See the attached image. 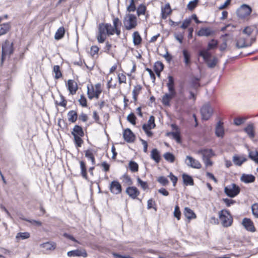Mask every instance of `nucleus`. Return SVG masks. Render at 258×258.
Listing matches in <instances>:
<instances>
[{"instance_id": "49530a36", "label": "nucleus", "mask_w": 258, "mask_h": 258, "mask_svg": "<svg viewBox=\"0 0 258 258\" xmlns=\"http://www.w3.org/2000/svg\"><path fill=\"white\" fill-rule=\"evenodd\" d=\"M129 168L133 172H136L138 170V165L134 161H131L129 163Z\"/></svg>"}, {"instance_id": "b1692460", "label": "nucleus", "mask_w": 258, "mask_h": 258, "mask_svg": "<svg viewBox=\"0 0 258 258\" xmlns=\"http://www.w3.org/2000/svg\"><path fill=\"white\" fill-rule=\"evenodd\" d=\"M247 159L243 156H238L235 155L233 157V162L236 165L241 166L242 164L245 162Z\"/></svg>"}, {"instance_id": "13d9d810", "label": "nucleus", "mask_w": 258, "mask_h": 258, "mask_svg": "<svg viewBox=\"0 0 258 258\" xmlns=\"http://www.w3.org/2000/svg\"><path fill=\"white\" fill-rule=\"evenodd\" d=\"M137 181L138 184L140 185L144 190L148 188V185L146 182L142 180L140 178H137Z\"/></svg>"}, {"instance_id": "0eeeda50", "label": "nucleus", "mask_w": 258, "mask_h": 258, "mask_svg": "<svg viewBox=\"0 0 258 258\" xmlns=\"http://www.w3.org/2000/svg\"><path fill=\"white\" fill-rule=\"evenodd\" d=\"M213 109L208 104H204L201 109V113L203 119L208 120L213 114Z\"/></svg>"}, {"instance_id": "4c0bfd02", "label": "nucleus", "mask_w": 258, "mask_h": 258, "mask_svg": "<svg viewBox=\"0 0 258 258\" xmlns=\"http://www.w3.org/2000/svg\"><path fill=\"white\" fill-rule=\"evenodd\" d=\"M30 234L28 232H19L17 233V234L16 236V239L19 240H24L26 239H28L30 237Z\"/></svg>"}, {"instance_id": "7c9ffc66", "label": "nucleus", "mask_w": 258, "mask_h": 258, "mask_svg": "<svg viewBox=\"0 0 258 258\" xmlns=\"http://www.w3.org/2000/svg\"><path fill=\"white\" fill-rule=\"evenodd\" d=\"M64 33L65 30L63 27L59 28L55 34L54 38L56 40L60 39L63 37Z\"/></svg>"}, {"instance_id": "e433bc0d", "label": "nucleus", "mask_w": 258, "mask_h": 258, "mask_svg": "<svg viewBox=\"0 0 258 258\" xmlns=\"http://www.w3.org/2000/svg\"><path fill=\"white\" fill-rule=\"evenodd\" d=\"M209 50L208 49H204L200 52V55L204 58L205 61L209 60L211 57V54L209 52Z\"/></svg>"}, {"instance_id": "72a5a7b5", "label": "nucleus", "mask_w": 258, "mask_h": 258, "mask_svg": "<svg viewBox=\"0 0 258 258\" xmlns=\"http://www.w3.org/2000/svg\"><path fill=\"white\" fill-rule=\"evenodd\" d=\"M182 53L184 57V62L186 66H188L190 63V54L189 52L186 50L184 49L182 51Z\"/></svg>"}, {"instance_id": "20e7f679", "label": "nucleus", "mask_w": 258, "mask_h": 258, "mask_svg": "<svg viewBox=\"0 0 258 258\" xmlns=\"http://www.w3.org/2000/svg\"><path fill=\"white\" fill-rule=\"evenodd\" d=\"M123 24L127 30L135 28L137 25V18L133 14H127L123 19Z\"/></svg>"}, {"instance_id": "c85d7f7f", "label": "nucleus", "mask_w": 258, "mask_h": 258, "mask_svg": "<svg viewBox=\"0 0 258 258\" xmlns=\"http://www.w3.org/2000/svg\"><path fill=\"white\" fill-rule=\"evenodd\" d=\"M184 215L188 219L196 218V214L193 211L187 207L184 208Z\"/></svg>"}, {"instance_id": "7ed1b4c3", "label": "nucleus", "mask_w": 258, "mask_h": 258, "mask_svg": "<svg viewBox=\"0 0 258 258\" xmlns=\"http://www.w3.org/2000/svg\"><path fill=\"white\" fill-rule=\"evenodd\" d=\"M219 217L221 224L224 227H229L232 223V218L226 210H221L219 213Z\"/></svg>"}, {"instance_id": "a18cd8bd", "label": "nucleus", "mask_w": 258, "mask_h": 258, "mask_svg": "<svg viewBox=\"0 0 258 258\" xmlns=\"http://www.w3.org/2000/svg\"><path fill=\"white\" fill-rule=\"evenodd\" d=\"M141 90V87L140 85H137L135 86L134 90H133V98L135 101L137 100V96L139 94L140 91Z\"/></svg>"}, {"instance_id": "e2e57ef3", "label": "nucleus", "mask_w": 258, "mask_h": 258, "mask_svg": "<svg viewBox=\"0 0 258 258\" xmlns=\"http://www.w3.org/2000/svg\"><path fill=\"white\" fill-rule=\"evenodd\" d=\"M158 181L163 185H165L168 183V179L164 176L159 177L158 178Z\"/></svg>"}, {"instance_id": "f257e3e1", "label": "nucleus", "mask_w": 258, "mask_h": 258, "mask_svg": "<svg viewBox=\"0 0 258 258\" xmlns=\"http://www.w3.org/2000/svg\"><path fill=\"white\" fill-rule=\"evenodd\" d=\"M121 25V22L118 18L113 20V26L109 23H101L99 25L98 34L97 39L99 43L104 42L107 35H112L115 33L117 36L120 34V30L119 26Z\"/></svg>"}, {"instance_id": "412c9836", "label": "nucleus", "mask_w": 258, "mask_h": 258, "mask_svg": "<svg viewBox=\"0 0 258 258\" xmlns=\"http://www.w3.org/2000/svg\"><path fill=\"white\" fill-rule=\"evenodd\" d=\"M68 89L71 94L76 93L78 89L77 83L72 80H69L68 81Z\"/></svg>"}, {"instance_id": "c9c22d12", "label": "nucleus", "mask_w": 258, "mask_h": 258, "mask_svg": "<svg viewBox=\"0 0 258 258\" xmlns=\"http://www.w3.org/2000/svg\"><path fill=\"white\" fill-rule=\"evenodd\" d=\"M9 23H4L1 25L0 36L6 34L10 29Z\"/></svg>"}, {"instance_id": "c03bdc74", "label": "nucleus", "mask_w": 258, "mask_h": 258, "mask_svg": "<svg viewBox=\"0 0 258 258\" xmlns=\"http://www.w3.org/2000/svg\"><path fill=\"white\" fill-rule=\"evenodd\" d=\"M146 7L144 5H140L137 10V15L140 16L141 15H145Z\"/></svg>"}, {"instance_id": "774afa93", "label": "nucleus", "mask_w": 258, "mask_h": 258, "mask_svg": "<svg viewBox=\"0 0 258 258\" xmlns=\"http://www.w3.org/2000/svg\"><path fill=\"white\" fill-rule=\"evenodd\" d=\"M80 104L83 107H86L87 106V100L86 98L82 95L81 96L80 99L79 100Z\"/></svg>"}, {"instance_id": "bf43d9fd", "label": "nucleus", "mask_w": 258, "mask_h": 258, "mask_svg": "<svg viewBox=\"0 0 258 258\" xmlns=\"http://www.w3.org/2000/svg\"><path fill=\"white\" fill-rule=\"evenodd\" d=\"M217 41L215 40H212L208 44V49L210 50L212 49H214L217 47Z\"/></svg>"}, {"instance_id": "cd10ccee", "label": "nucleus", "mask_w": 258, "mask_h": 258, "mask_svg": "<svg viewBox=\"0 0 258 258\" xmlns=\"http://www.w3.org/2000/svg\"><path fill=\"white\" fill-rule=\"evenodd\" d=\"M151 158L153 159L156 163H159L161 157L159 152L157 149H154L151 151Z\"/></svg>"}, {"instance_id": "a19ab883", "label": "nucleus", "mask_w": 258, "mask_h": 258, "mask_svg": "<svg viewBox=\"0 0 258 258\" xmlns=\"http://www.w3.org/2000/svg\"><path fill=\"white\" fill-rule=\"evenodd\" d=\"M164 69V65L161 61H157L154 64L155 72H158L161 73Z\"/></svg>"}, {"instance_id": "79ce46f5", "label": "nucleus", "mask_w": 258, "mask_h": 258, "mask_svg": "<svg viewBox=\"0 0 258 258\" xmlns=\"http://www.w3.org/2000/svg\"><path fill=\"white\" fill-rule=\"evenodd\" d=\"M53 72L55 73V78L58 79L62 76L59 66L56 65L53 67Z\"/></svg>"}, {"instance_id": "5701e85b", "label": "nucleus", "mask_w": 258, "mask_h": 258, "mask_svg": "<svg viewBox=\"0 0 258 258\" xmlns=\"http://www.w3.org/2000/svg\"><path fill=\"white\" fill-rule=\"evenodd\" d=\"M241 180L245 183H252L255 180V177L251 174H243L241 176Z\"/></svg>"}, {"instance_id": "4d7b16f0", "label": "nucleus", "mask_w": 258, "mask_h": 258, "mask_svg": "<svg viewBox=\"0 0 258 258\" xmlns=\"http://www.w3.org/2000/svg\"><path fill=\"white\" fill-rule=\"evenodd\" d=\"M251 210L253 215L258 218V204H255L251 206Z\"/></svg>"}, {"instance_id": "f8f14e48", "label": "nucleus", "mask_w": 258, "mask_h": 258, "mask_svg": "<svg viewBox=\"0 0 258 258\" xmlns=\"http://www.w3.org/2000/svg\"><path fill=\"white\" fill-rule=\"evenodd\" d=\"M68 256H83L86 257L87 253L85 249H76L74 250H71L67 252Z\"/></svg>"}, {"instance_id": "393cba45", "label": "nucleus", "mask_w": 258, "mask_h": 258, "mask_svg": "<svg viewBox=\"0 0 258 258\" xmlns=\"http://www.w3.org/2000/svg\"><path fill=\"white\" fill-rule=\"evenodd\" d=\"M244 130L250 138H253L254 137L255 134L253 124H248Z\"/></svg>"}, {"instance_id": "338daca9", "label": "nucleus", "mask_w": 258, "mask_h": 258, "mask_svg": "<svg viewBox=\"0 0 258 258\" xmlns=\"http://www.w3.org/2000/svg\"><path fill=\"white\" fill-rule=\"evenodd\" d=\"M127 10L129 12H134L136 10V7L133 0L131 1L130 5L127 8Z\"/></svg>"}, {"instance_id": "6ab92c4d", "label": "nucleus", "mask_w": 258, "mask_h": 258, "mask_svg": "<svg viewBox=\"0 0 258 258\" xmlns=\"http://www.w3.org/2000/svg\"><path fill=\"white\" fill-rule=\"evenodd\" d=\"M172 127L176 131L174 132H169L166 134V136L168 137L171 136L173 139L175 140L177 142L180 143V137L179 135V132L177 131L178 128L177 126L174 124H172Z\"/></svg>"}, {"instance_id": "4be33fe9", "label": "nucleus", "mask_w": 258, "mask_h": 258, "mask_svg": "<svg viewBox=\"0 0 258 258\" xmlns=\"http://www.w3.org/2000/svg\"><path fill=\"white\" fill-rule=\"evenodd\" d=\"M175 95L174 94H171V93H166L162 97V103L166 106L170 105V101L172 100V99Z\"/></svg>"}, {"instance_id": "39448f33", "label": "nucleus", "mask_w": 258, "mask_h": 258, "mask_svg": "<svg viewBox=\"0 0 258 258\" xmlns=\"http://www.w3.org/2000/svg\"><path fill=\"white\" fill-rule=\"evenodd\" d=\"M225 193L231 198L236 196L240 191L239 187L235 184H232L224 188Z\"/></svg>"}, {"instance_id": "f704fd0d", "label": "nucleus", "mask_w": 258, "mask_h": 258, "mask_svg": "<svg viewBox=\"0 0 258 258\" xmlns=\"http://www.w3.org/2000/svg\"><path fill=\"white\" fill-rule=\"evenodd\" d=\"M68 119L69 121L75 122L77 119V113L74 110H71L68 113Z\"/></svg>"}, {"instance_id": "a878e982", "label": "nucleus", "mask_w": 258, "mask_h": 258, "mask_svg": "<svg viewBox=\"0 0 258 258\" xmlns=\"http://www.w3.org/2000/svg\"><path fill=\"white\" fill-rule=\"evenodd\" d=\"M171 13V10L169 4H166L165 7L162 9V18L166 19L167 16Z\"/></svg>"}, {"instance_id": "6e6d98bb", "label": "nucleus", "mask_w": 258, "mask_h": 258, "mask_svg": "<svg viewBox=\"0 0 258 258\" xmlns=\"http://www.w3.org/2000/svg\"><path fill=\"white\" fill-rule=\"evenodd\" d=\"M85 156L91 160L92 164H95V158L94 157L93 154L90 151L87 150L86 151Z\"/></svg>"}, {"instance_id": "a211bd4d", "label": "nucleus", "mask_w": 258, "mask_h": 258, "mask_svg": "<svg viewBox=\"0 0 258 258\" xmlns=\"http://www.w3.org/2000/svg\"><path fill=\"white\" fill-rule=\"evenodd\" d=\"M126 194L132 199H136L140 194L139 190L134 186L128 187L126 189Z\"/></svg>"}, {"instance_id": "2f4dec72", "label": "nucleus", "mask_w": 258, "mask_h": 258, "mask_svg": "<svg viewBox=\"0 0 258 258\" xmlns=\"http://www.w3.org/2000/svg\"><path fill=\"white\" fill-rule=\"evenodd\" d=\"M182 178L183 180L184 183L186 185H194V180L192 178V177L188 175L183 174L182 175Z\"/></svg>"}, {"instance_id": "5fc2aeb1", "label": "nucleus", "mask_w": 258, "mask_h": 258, "mask_svg": "<svg viewBox=\"0 0 258 258\" xmlns=\"http://www.w3.org/2000/svg\"><path fill=\"white\" fill-rule=\"evenodd\" d=\"M198 0H194L192 1H190L187 5V8L189 10H194L198 4Z\"/></svg>"}, {"instance_id": "aec40b11", "label": "nucleus", "mask_w": 258, "mask_h": 258, "mask_svg": "<svg viewBox=\"0 0 258 258\" xmlns=\"http://www.w3.org/2000/svg\"><path fill=\"white\" fill-rule=\"evenodd\" d=\"M214 32L210 28H202L198 32L199 36L208 37L212 35Z\"/></svg>"}, {"instance_id": "4468645a", "label": "nucleus", "mask_w": 258, "mask_h": 258, "mask_svg": "<svg viewBox=\"0 0 258 258\" xmlns=\"http://www.w3.org/2000/svg\"><path fill=\"white\" fill-rule=\"evenodd\" d=\"M123 136L124 139L127 142H133L134 141L135 139V135H134L133 133L131 131V130L129 128H127L124 130Z\"/></svg>"}, {"instance_id": "1a4fd4ad", "label": "nucleus", "mask_w": 258, "mask_h": 258, "mask_svg": "<svg viewBox=\"0 0 258 258\" xmlns=\"http://www.w3.org/2000/svg\"><path fill=\"white\" fill-rule=\"evenodd\" d=\"M185 163L188 166L193 168L200 169L202 167V165L199 161L190 156L186 157Z\"/></svg>"}, {"instance_id": "8fccbe9b", "label": "nucleus", "mask_w": 258, "mask_h": 258, "mask_svg": "<svg viewBox=\"0 0 258 258\" xmlns=\"http://www.w3.org/2000/svg\"><path fill=\"white\" fill-rule=\"evenodd\" d=\"M246 118L245 117H237L234 119V123L236 125H240L245 121Z\"/></svg>"}, {"instance_id": "9b49d317", "label": "nucleus", "mask_w": 258, "mask_h": 258, "mask_svg": "<svg viewBox=\"0 0 258 258\" xmlns=\"http://www.w3.org/2000/svg\"><path fill=\"white\" fill-rule=\"evenodd\" d=\"M254 40L255 39H252L251 42H250L249 44H248L246 42L245 38L242 37H240L235 40V46L238 49L247 47L250 46L251 45L252 42L254 41Z\"/></svg>"}, {"instance_id": "6e6552de", "label": "nucleus", "mask_w": 258, "mask_h": 258, "mask_svg": "<svg viewBox=\"0 0 258 258\" xmlns=\"http://www.w3.org/2000/svg\"><path fill=\"white\" fill-rule=\"evenodd\" d=\"M251 13V8L246 5H242L237 10L238 16L241 18H244L249 16Z\"/></svg>"}, {"instance_id": "de8ad7c7", "label": "nucleus", "mask_w": 258, "mask_h": 258, "mask_svg": "<svg viewBox=\"0 0 258 258\" xmlns=\"http://www.w3.org/2000/svg\"><path fill=\"white\" fill-rule=\"evenodd\" d=\"M74 138L75 142L77 147H81L82 143L83 140L81 139V137L83 136H73Z\"/></svg>"}, {"instance_id": "58836bf2", "label": "nucleus", "mask_w": 258, "mask_h": 258, "mask_svg": "<svg viewBox=\"0 0 258 258\" xmlns=\"http://www.w3.org/2000/svg\"><path fill=\"white\" fill-rule=\"evenodd\" d=\"M80 164L81 170V174L84 178L87 179L88 177L85 163L83 161H81L80 162Z\"/></svg>"}, {"instance_id": "2eb2a0df", "label": "nucleus", "mask_w": 258, "mask_h": 258, "mask_svg": "<svg viewBox=\"0 0 258 258\" xmlns=\"http://www.w3.org/2000/svg\"><path fill=\"white\" fill-rule=\"evenodd\" d=\"M110 189L112 193L118 194L121 191V186L118 181H113L110 184Z\"/></svg>"}, {"instance_id": "69168bd1", "label": "nucleus", "mask_w": 258, "mask_h": 258, "mask_svg": "<svg viewBox=\"0 0 258 258\" xmlns=\"http://www.w3.org/2000/svg\"><path fill=\"white\" fill-rule=\"evenodd\" d=\"M118 79L119 84L126 83V77L123 74H119L118 75Z\"/></svg>"}, {"instance_id": "9d476101", "label": "nucleus", "mask_w": 258, "mask_h": 258, "mask_svg": "<svg viewBox=\"0 0 258 258\" xmlns=\"http://www.w3.org/2000/svg\"><path fill=\"white\" fill-rule=\"evenodd\" d=\"M102 90L101 89V85L100 84L95 85V89L93 88L92 93L91 92L89 87H88V95L89 99H92L94 97L98 98Z\"/></svg>"}, {"instance_id": "09e8293b", "label": "nucleus", "mask_w": 258, "mask_h": 258, "mask_svg": "<svg viewBox=\"0 0 258 258\" xmlns=\"http://www.w3.org/2000/svg\"><path fill=\"white\" fill-rule=\"evenodd\" d=\"M164 157L166 160L171 163L174 162L175 159L174 155L169 152L164 154Z\"/></svg>"}, {"instance_id": "f3484780", "label": "nucleus", "mask_w": 258, "mask_h": 258, "mask_svg": "<svg viewBox=\"0 0 258 258\" xmlns=\"http://www.w3.org/2000/svg\"><path fill=\"white\" fill-rule=\"evenodd\" d=\"M40 247L47 251H52L55 249L56 243L54 241H48L40 244Z\"/></svg>"}, {"instance_id": "37998d69", "label": "nucleus", "mask_w": 258, "mask_h": 258, "mask_svg": "<svg viewBox=\"0 0 258 258\" xmlns=\"http://www.w3.org/2000/svg\"><path fill=\"white\" fill-rule=\"evenodd\" d=\"M249 158L258 164V152L257 151H251L249 153Z\"/></svg>"}, {"instance_id": "0e129e2a", "label": "nucleus", "mask_w": 258, "mask_h": 258, "mask_svg": "<svg viewBox=\"0 0 258 258\" xmlns=\"http://www.w3.org/2000/svg\"><path fill=\"white\" fill-rule=\"evenodd\" d=\"M253 32V29L249 26L245 27L243 30V33L248 36H250Z\"/></svg>"}, {"instance_id": "f03ea898", "label": "nucleus", "mask_w": 258, "mask_h": 258, "mask_svg": "<svg viewBox=\"0 0 258 258\" xmlns=\"http://www.w3.org/2000/svg\"><path fill=\"white\" fill-rule=\"evenodd\" d=\"M2 48L1 60L2 63H3L7 57H10L11 55L13 53V43L7 40L2 44Z\"/></svg>"}, {"instance_id": "c756f323", "label": "nucleus", "mask_w": 258, "mask_h": 258, "mask_svg": "<svg viewBox=\"0 0 258 258\" xmlns=\"http://www.w3.org/2000/svg\"><path fill=\"white\" fill-rule=\"evenodd\" d=\"M72 134L73 136H84V132L81 126L76 125L72 132Z\"/></svg>"}, {"instance_id": "3c124183", "label": "nucleus", "mask_w": 258, "mask_h": 258, "mask_svg": "<svg viewBox=\"0 0 258 258\" xmlns=\"http://www.w3.org/2000/svg\"><path fill=\"white\" fill-rule=\"evenodd\" d=\"M99 48L97 46H92L91 47L90 54L92 57H95V55L97 56L99 51Z\"/></svg>"}, {"instance_id": "dca6fc26", "label": "nucleus", "mask_w": 258, "mask_h": 258, "mask_svg": "<svg viewBox=\"0 0 258 258\" xmlns=\"http://www.w3.org/2000/svg\"><path fill=\"white\" fill-rule=\"evenodd\" d=\"M196 153L199 155H202L203 160L206 159H209L213 155V153L211 149H203L198 150L196 152Z\"/></svg>"}, {"instance_id": "473e14b6", "label": "nucleus", "mask_w": 258, "mask_h": 258, "mask_svg": "<svg viewBox=\"0 0 258 258\" xmlns=\"http://www.w3.org/2000/svg\"><path fill=\"white\" fill-rule=\"evenodd\" d=\"M133 42L135 45L140 44L142 41V38L138 32H135L133 34Z\"/></svg>"}, {"instance_id": "052dcab7", "label": "nucleus", "mask_w": 258, "mask_h": 258, "mask_svg": "<svg viewBox=\"0 0 258 258\" xmlns=\"http://www.w3.org/2000/svg\"><path fill=\"white\" fill-rule=\"evenodd\" d=\"M26 221L29 222L33 225H36L37 226H40L42 225V222L40 221H37L33 219H26Z\"/></svg>"}, {"instance_id": "ddd939ff", "label": "nucleus", "mask_w": 258, "mask_h": 258, "mask_svg": "<svg viewBox=\"0 0 258 258\" xmlns=\"http://www.w3.org/2000/svg\"><path fill=\"white\" fill-rule=\"evenodd\" d=\"M242 224L247 230L251 232L255 231L253 223L250 219L244 218L242 220Z\"/></svg>"}, {"instance_id": "423d86ee", "label": "nucleus", "mask_w": 258, "mask_h": 258, "mask_svg": "<svg viewBox=\"0 0 258 258\" xmlns=\"http://www.w3.org/2000/svg\"><path fill=\"white\" fill-rule=\"evenodd\" d=\"M155 127V118L153 116H151L148 121L147 124H144L143 125V129L148 137H152L153 133L150 130Z\"/></svg>"}, {"instance_id": "bb28decb", "label": "nucleus", "mask_w": 258, "mask_h": 258, "mask_svg": "<svg viewBox=\"0 0 258 258\" xmlns=\"http://www.w3.org/2000/svg\"><path fill=\"white\" fill-rule=\"evenodd\" d=\"M215 134L218 137H223L224 132L223 127L221 122H218L215 129Z\"/></svg>"}, {"instance_id": "603ef678", "label": "nucleus", "mask_w": 258, "mask_h": 258, "mask_svg": "<svg viewBox=\"0 0 258 258\" xmlns=\"http://www.w3.org/2000/svg\"><path fill=\"white\" fill-rule=\"evenodd\" d=\"M136 117L133 113H130L127 116V120L133 125L136 124Z\"/></svg>"}, {"instance_id": "ea45409f", "label": "nucleus", "mask_w": 258, "mask_h": 258, "mask_svg": "<svg viewBox=\"0 0 258 258\" xmlns=\"http://www.w3.org/2000/svg\"><path fill=\"white\" fill-rule=\"evenodd\" d=\"M66 103H67L66 101L64 100L63 97L61 95H60L58 96V98L57 99H56V100H55V103L57 105L61 106H63V107H66Z\"/></svg>"}, {"instance_id": "864d4df0", "label": "nucleus", "mask_w": 258, "mask_h": 258, "mask_svg": "<svg viewBox=\"0 0 258 258\" xmlns=\"http://www.w3.org/2000/svg\"><path fill=\"white\" fill-rule=\"evenodd\" d=\"M208 64V66L210 68H213L215 67L217 62V59L216 57H214L212 60L210 59L206 61Z\"/></svg>"}, {"instance_id": "680f3d73", "label": "nucleus", "mask_w": 258, "mask_h": 258, "mask_svg": "<svg viewBox=\"0 0 258 258\" xmlns=\"http://www.w3.org/2000/svg\"><path fill=\"white\" fill-rule=\"evenodd\" d=\"M181 213L179 210V208L178 206H176L174 209V215L178 219H180Z\"/></svg>"}]
</instances>
